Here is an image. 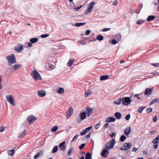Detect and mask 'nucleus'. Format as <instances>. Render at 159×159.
<instances>
[{"mask_svg": "<svg viewBox=\"0 0 159 159\" xmlns=\"http://www.w3.org/2000/svg\"><path fill=\"white\" fill-rule=\"evenodd\" d=\"M156 102H159V98H154Z\"/></svg>", "mask_w": 159, "mask_h": 159, "instance_id": "61", "label": "nucleus"}, {"mask_svg": "<svg viewBox=\"0 0 159 159\" xmlns=\"http://www.w3.org/2000/svg\"><path fill=\"white\" fill-rule=\"evenodd\" d=\"M38 95L40 97H43L46 94V92L44 90H39L37 92Z\"/></svg>", "mask_w": 159, "mask_h": 159, "instance_id": "14", "label": "nucleus"}, {"mask_svg": "<svg viewBox=\"0 0 159 159\" xmlns=\"http://www.w3.org/2000/svg\"><path fill=\"white\" fill-rule=\"evenodd\" d=\"M23 45L22 44L17 45L15 47V50L18 52H21L23 50Z\"/></svg>", "mask_w": 159, "mask_h": 159, "instance_id": "15", "label": "nucleus"}, {"mask_svg": "<svg viewBox=\"0 0 159 159\" xmlns=\"http://www.w3.org/2000/svg\"><path fill=\"white\" fill-rule=\"evenodd\" d=\"M93 109L90 107L88 106L86 107L85 112L88 117H89L93 112Z\"/></svg>", "mask_w": 159, "mask_h": 159, "instance_id": "8", "label": "nucleus"}, {"mask_svg": "<svg viewBox=\"0 0 159 159\" xmlns=\"http://www.w3.org/2000/svg\"><path fill=\"white\" fill-rule=\"evenodd\" d=\"M58 129V127L57 126H55L53 127L51 129V131L54 132L56 131Z\"/></svg>", "mask_w": 159, "mask_h": 159, "instance_id": "39", "label": "nucleus"}, {"mask_svg": "<svg viewBox=\"0 0 159 159\" xmlns=\"http://www.w3.org/2000/svg\"><path fill=\"white\" fill-rule=\"evenodd\" d=\"M145 21V20H139L137 21V24L138 25H140L142 23H143Z\"/></svg>", "mask_w": 159, "mask_h": 159, "instance_id": "44", "label": "nucleus"}, {"mask_svg": "<svg viewBox=\"0 0 159 159\" xmlns=\"http://www.w3.org/2000/svg\"><path fill=\"white\" fill-rule=\"evenodd\" d=\"M119 42L117 41L116 40H115V39H113L112 40V43L113 44H115Z\"/></svg>", "mask_w": 159, "mask_h": 159, "instance_id": "49", "label": "nucleus"}, {"mask_svg": "<svg viewBox=\"0 0 159 159\" xmlns=\"http://www.w3.org/2000/svg\"><path fill=\"white\" fill-rule=\"evenodd\" d=\"M156 131L155 130H152L151 132V134H154L156 133Z\"/></svg>", "mask_w": 159, "mask_h": 159, "instance_id": "57", "label": "nucleus"}, {"mask_svg": "<svg viewBox=\"0 0 159 159\" xmlns=\"http://www.w3.org/2000/svg\"><path fill=\"white\" fill-rule=\"evenodd\" d=\"M114 116L116 119L118 120L120 119L121 117V113L119 112H116Z\"/></svg>", "mask_w": 159, "mask_h": 159, "instance_id": "24", "label": "nucleus"}, {"mask_svg": "<svg viewBox=\"0 0 159 159\" xmlns=\"http://www.w3.org/2000/svg\"><path fill=\"white\" fill-rule=\"evenodd\" d=\"M85 145V144L83 143L81 144L80 146L79 147V148L80 149H82Z\"/></svg>", "mask_w": 159, "mask_h": 159, "instance_id": "50", "label": "nucleus"}, {"mask_svg": "<svg viewBox=\"0 0 159 159\" xmlns=\"http://www.w3.org/2000/svg\"><path fill=\"white\" fill-rule=\"evenodd\" d=\"M3 131V127H0V132H2Z\"/></svg>", "mask_w": 159, "mask_h": 159, "instance_id": "63", "label": "nucleus"}, {"mask_svg": "<svg viewBox=\"0 0 159 159\" xmlns=\"http://www.w3.org/2000/svg\"><path fill=\"white\" fill-rule=\"evenodd\" d=\"M6 59L7 60L8 64L11 66L16 62V60L15 56L14 54H11L10 55L6 57Z\"/></svg>", "mask_w": 159, "mask_h": 159, "instance_id": "2", "label": "nucleus"}, {"mask_svg": "<svg viewBox=\"0 0 159 159\" xmlns=\"http://www.w3.org/2000/svg\"><path fill=\"white\" fill-rule=\"evenodd\" d=\"M95 2H92L89 3L88 5L87 9L85 10L84 13L87 14L89 12H90L92 11L94 5H95Z\"/></svg>", "mask_w": 159, "mask_h": 159, "instance_id": "5", "label": "nucleus"}, {"mask_svg": "<svg viewBox=\"0 0 159 159\" xmlns=\"http://www.w3.org/2000/svg\"><path fill=\"white\" fill-rule=\"evenodd\" d=\"M121 99L120 98L118 99L116 101H114L113 103L117 105H120L121 103Z\"/></svg>", "mask_w": 159, "mask_h": 159, "instance_id": "32", "label": "nucleus"}, {"mask_svg": "<svg viewBox=\"0 0 159 159\" xmlns=\"http://www.w3.org/2000/svg\"><path fill=\"white\" fill-rule=\"evenodd\" d=\"M152 109L151 108H148L147 109V112L148 113H150L152 111Z\"/></svg>", "mask_w": 159, "mask_h": 159, "instance_id": "48", "label": "nucleus"}, {"mask_svg": "<svg viewBox=\"0 0 159 159\" xmlns=\"http://www.w3.org/2000/svg\"><path fill=\"white\" fill-rule=\"evenodd\" d=\"M115 134V133H113L112 134H110V137H111V138H112L113 137V136H114V135Z\"/></svg>", "mask_w": 159, "mask_h": 159, "instance_id": "62", "label": "nucleus"}, {"mask_svg": "<svg viewBox=\"0 0 159 159\" xmlns=\"http://www.w3.org/2000/svg\"><path fill=\"white\" fill-rule=\"evenodd\" d=\"M15 153V151L14 149L9 150L7 151V154L8 155L11 156H14Z\"/></svg>", "mask_w": 159, "mask_h": 159, "instance_id": "25", "label": "nucleus"}, {"mask_svg": "<svg viewBox=\"0 0 159 159\" xmlns=\"http://www.w3.org/2000/svg\"><path fill=\"white\" fill-rule=\"evenodd\" d=\"M109 126V124L108 123H106L105 124L104 126L106 128H107Z\"/></svg>", "mask_w": 159, "mask_h": 159, "instance_id": "56", "label": "nucleus"}, {"mask_svg": "<svg viewBox=\"0 0 159 159\" xmlns=\"http://www.w3.org/2000/svg\"><path fill=\"white\" fill-rule=\"evenodd\" d=\"M74 148L72 147L70 148L69 149L67 152V154L68 155H70L72 151H73Z\"/></svg>", "mask_w": 159, "mask_h": 159, "instance_id": "42", "label": "nucleus"}, {"mask_svg": "<svg viewBox=\"0 0 159 159\" xmlns=\"http://www.w3.org/2000/svg\"><path fill=\"white\" fill-rule=\"evenodd\" d=\"M152 143L154 144L153 147L154 149H157L158 147V143H159V140L157 137L155 138L152 141Z\"/></svg>", "mask_w": 159, "mask_h": 159, "instance_id": "11", "label": "nucleus"}, {"mask_svg": "<svg viewBox=\"0 0 159 159\" xmlns=\"http://www.w3.org/2000/svg\"><path fill=\"white\" fill-rule=\"evenodd\" d=\"M126 139V138L125 136L122 135L121 136L120 138V140L121 142H123Z\"/></svg>", "mask_w": 159, "mask_h": 159, "instance_id": "38", "label": "nucleus"}, {"mask_svg": "<svg viewBox=\"0 0 159 159\" xmlns=\"http://www.w3.org/2000/svg\"><path fill=\"white\" fill-rule=\"evenodd\" d=\"M26 134V131L25 130L24 131L18 136V138H21L24 137Z\"/></svg>", "mask_w": 159, "mask_h": 159, "instance_id": "27", "label": "nucleus"}, {"mask_svg": "<svg viewBox=\"0 0 159 159\" xmlns=\"http://www.w3.org/2000/svg\"><path fill=\"white\" fill-rule=\"evenodd\" d=\"M66 142L63 141L60 143L59 145V148H60V150L61 151L64 152L66 149Z\"/></svg>", "mask_w": 159, "mask_h": 159, "instance_id": "9", "label": "nucleus"}, {"mask_svg": "<svg viewBox=\"0 0 159 159\" xmlns=\"http://www.w3.org/2000/svg\"><path fill=\"white\" fill-rule=\"evenodd\" d=\"M91 132L89 134H88L86 135V138H89L91 136Z\"/></svg>", "mask_w": 159, "mask_h": 159, "instance_id": "60", "label": "nucleus"}, {"mask_svg": "<svg viewBox=\"0 0 159 159\" xmlns=\"http://www.w3.org/2000/svg\"><path fill=\"white\" fill-rule=\"evenodd\" d=\"M49 35V34H43L41 35V37L42 38H44L48 37Z\"/></svg>", "mask_w": 159, "mask_h": 159, "instance_id": "45", "label": "nucleus"}, {"mask_svg": "<svg viewBox=\"0 0 159 159\" xmlns=\"http://www.w3.org/2000/svg\"><path fill=\"white\" fill-rule=\"evenodd\" d=\"M92 126L91 125L90 126L88 127L83 130V131L80 133L81 135H85L92 128Z\"/></svg>", "mask_w": 159, "mask_h": 159, "instance_id": "16", "label": "nucleus"}, {"mask_svg": "<svg viewBox=\"0 0 159 159\" xmlns=\"http://www.w3.org/2000/svg\"><path fill=\"white\" fill-rule=\"evenodd\" d=\"M75 60L73 59H70L67 63V65L70 67L72 66V65L74 63Z\"/></svg>", "mask_w": 159, "mask_h": 159, "instance_id": "26", "label": "nucleus"}, {"mask_svg": "<svg viewBox=\"0 0 159 159\" xmlns=\"http://www.w3.org/2000/svg\"><path fill=\"white\" fill-rule=\"evenodd\" d=\"M58 147L57 146H55L52 149V153H54L56 152L57 150H58Z\"/></svg>", "mask_w": 159, "mask_h": 159, "instance_id": "37", "label": "nucleus"}, {"mask_svg": "<svg viewBox=\"0 0 159 159\" xmlns=\"http://www.w3.org/2000/svg\"><path fill=\"white\" fill-rule=\"evenodd\" d=\"M152 65L153 66L155 67H158L159 66V63H152Z\"/></svg>", "mask_w": 159, "mask_h": 159, "instance_id": "46", "label": "nucleus"}, {"mask_svg": "<svg viewBox=\"0 0 159 159\" xmlns=\"http://www.w3.org/2000/svg\"><path fill=\"white\" fill-rule=\"evenodd\" d=\"M152 89L147 88L145 89L144 94L145 95H150L152 93Z\"/></svg>", "mask_w": 159, "mask_h": 159, "instance_id": "19", "label": "nucleus"}, {"mask_svg": "<svg viewBox=\"0 0 159 159\" xmlns=\"http://www.w3.org/2000/svg\"><path fill=\"white\" fill-rule=\"evenodd\" d=\"M116 119L115 118L111 117H109L106 118L105 122L107 123L114 122Z\"/></svg>", "mask_w": 159, "mask_h": 159, "instance_id": "18", "label": "nucleus"}, {"mask_svg": "<svg viewBox=\"0 0 159 159\" xmlns=\"http://www.w3.org/2000/svg\"><path fill=\"white\" fill-rule=\"evenodd\" d=\"M2 77L0 76V90L1 89V88L2 87V86L1 84V83L2 82Z\"/></svg>", "mask_w": 159, "mask_h": 159, "instance_id": "53", "label": "nucleus"}, {"mask_svg": "<svg viewBox=\"0 0 159 159\" xmlns=\"http://www.w3.org/2000/svg\"><path fill=\"white\" fill-rule=\"evenodd\" d=\"M85 159H92L91 154L88 152L86 153L85 157Z\"/></svg>", "mask_w": 159, "mask_h": 159, "instance_id": "35", "label": "nucleus"}, {"mask_svg": "<svg viewBox=\"0 0 159 159\" xmlns=\"http://www.w3.org/2000/svg\"><path fill=\"white\" fill-rule=\"evenodd\" d=\"M79 136V135L78 134H77L76 135H75L73 137L72 140L71 141V142L76 141L77 139L78 138Z\"/></svg>", "mask_w": 159, "mask_h": 159, "instance_id": "41", "label": "nucleus"}, {"mask_svg": "<svg viewBox=\"0 0 159 159\" xmlns=\"http://www.w3.org/2000/svg\"><path fill=\"white\" fill-rule=\"evenodd\" d=\"M100 122L101 121H100L98 123L95 125L94 127L95 129H99L101 125V124L100 123Z\"/></svg>", "mask_w": 159, "mask_h": 159, "instance_id": "43", "label": "nucleus"}, {"mask_svg": "<svg viewBox=\"0 0 159 159\" xmlns=\"http://www.w3.org/2000/svg\"><path fill=\"white\" fill-rule=\"evenodd\" d=\"M115 144V140L114 139H113L107 143L105 144V146L108 149H111L113 147Z\"/></svg>", "mask_w": 159, "mask_h": 159, "instance_id": "7", "label": "nucleus"}, {"mask_svg": "<svg viewBox=\"0 0 159 159\" xmlns=\"http://www.w3.org/2000/svg\"><path fill=\"white\" fill-rule=\"evenodd\" d=\"M139 95V94H135L134 95V97H137V98L138 99H140V98L138 97Z\"/></svg>", "mask_w": 159, "mask_h": 159, "instance_id": "52", "label": "nucleus"}, {"mask_svg": "<svg viewBox=\"0 0 159 159\" xmlns=\"http://www.w3.org/2000/svg\"><path fill=\"white\" fill-rule=\"evenodd\" d=\"M57 93L59 94H63L64 93V90L62 88H60L57 91Z\"/></svg>", "mask_w": 159, "mask_h": 159, "instance_id": "31", "label": "nucleus"}, {"mask_svg": "<svg viewBox=\"0 0 159 159\" xmlns=\"http://www.w3.org/2000/svg\"><path fill=\"white\" fill-rule=\"evenodd\" d=\"M92 93V92L90 89H88L86 90L85 93V97L89 96Z\"/></svg>", "mask_w": 159, "mask_h": 159, "instance_id": "23", "label": "nucleus"}, {"mask_svg": "<svg viewBox=\"0 0 159 159\" xmlns=\"http://www.w3.org/2000/svg\"><path fill=\"white\" fill-rule=\"evenodd\" d=\"M115 38L117 41L119 42L121 39V36L120 34H117L115 36Z\"/></svg>", "mask_w": 159, "mask_h": 159, "instance_id": "34", "label": "nucleus"}, {"mask_svg": "<svg viewBox=\"0 0 159 159\" xmlns=\"http://www.w3.org/2000/svg\"><path fill=\"white\" fill-rule=\"evenodd\" d=\"M22 66V65L20 64H15L13 66V68L14 70H17L20 69Z\"/></svg>", "mask_w": 159, "mask_h": 159, "instance_id": "21", "label": "nucleus"}, {"mask_svg": "<svg viewBox=\"0 0 159 159\" xmlns=\"http://www.w3.org/2000/svg\"><path fill=\"white\" fill-rule=\"evenodd\" d=\"M157 117L156 116H155L153 118V121L154 122H156L157 120Z\"/></svg>", "mask_w": 159, "mask_h": 159, "instance_id": "59", "label": "nucleus"}, {"mask_svg": "<svg viewBox=\"0 0 159 159\" xmlns=\"http://www.w3.org/2000/svg\"><path fill=\"white\" fill-rule=\"evenodd\" d=\"M131 128L130 127H129L126 128L125 131V134L128 136L131 132Z\"/></svg>", "mask_w": 159, "mask_h": 159, "instance_id": "20", "label": "nucleus"}, {"mask_svg": "<svg viewBox=\"0 0 159 159\" xmlns=\"http://www.w3.org/2000/svg\"><path fill=\"white\" fill-rule=\"evenodd\" d=\"M109 153V151L108 149L104 148L101 153V156L105 158L107 157Z\"/></svg>", "mask_w": 159, "mask_h": 159, "instance_id": "10", "label": "nucleus"}, {"mask_svg": "<svg viewBox=\"0 0 159 159\" xmlns=\"http://www.w3.org/2000/svg\"><path fill=\"white\" fill-rule=\"evenodd\" d=\"M130 114H128L125 117V119L126 120H129L130 119Z\"/></svg>", "mask_w": 159, "mask_h": 159, "instance_id": "47", "label": "nucleus"}, {"mask_svg": "<svg viewBox=\"0 0 159 159\" xmlns=\"http://www.w3.org/2000/svg\"><path fill=\"white\" fill-rule=\"evenodd\" d=\"M96 39L98 40L101 41L103 39V37L101 35H99L97 36Z\"/></svg>", "mask_w": 159, "mask_h": 159, "instance_id": "33", "label": "nucleus"}, {"mask_svg": "<svg viewBox=\"0 0 159 159\" xmlns=\"http://www.w3.org/2000/svg\"><path fill=\"white\" fill-rule=\"evenodd\" d=\"M90 30H86V32H85L86 35H88L90 33Z\"/></svg>", "mask_w": 159, "mask_h": 159, "instance_id": "54", "label": "nucleus"}, {"mask_svg": "<svg viewBox=\"0 0 159 159\" xmlns=\"http://www.w3.org/2000/svg\"><path fill=\"white\" fill-rule=\"evenodd\" d=\"M132 100L129 97H124L121 98V102L122 104L125 106H127L130 104Z\"/></svg>", "mask_w": 159, "mask_h": 159, "instance_id": "4", "label": "nucleus"}, {"mask_svg": "<svg viewBox=\"0 0 159 159\" xmlns=\"http://www.w3.org/2000/svg\"><path fill=\"white\" fill-rule=\"evenodd\" d=\"M28 46L29 47H32V43L31 42L29 43Z\"/></svg>", "mask_w": 159, "mask_h": 159, "instance_id": "64", "label": "nucleus"}, {"mask_svg": "<svg viewBox=\"0 0 159 159\" xmlns=\"http://www.w3.org/2000/svg\"><path fill=\"white\" fill-rule=\"evenodd\" d=\"M138 149V148H136L135 147H134L133 148V149H132V151L133 152H136Z\"/></svg>", "mask_w": 159, "mask_h": 159, "instance_id": "58", "label": "nucleus"}, {"mask_svg": "<svg viewBox=\"0 0 159 159\" xmlns=\"http://www.w3.org/2000/svg\"><path fill=\"white\" fill-rule=\"evenodd\" d=\"M109 76L108 75H104L101 76L100 78V80H106L108 79Z\"/></svg>", "mask_w": 159, "mask_h": 159, "instance_id": "29", "label": "nucleus"}, {"mask_svg": "<svg viewBox=\"0 0 159 159\" xmlns=\"http://www.w3.org/2000/svg\"><path fill=\"white\" fill-rule=\"evenodd\" d=\"M132 146V143H126L121 147L120 150H127L130 148Z\"/></svg>", "mask_w": 159, "mask_h": 159, "instance_id": "6", "label": "nucleus"}, {"mask_svg": "<svg viewBox=\"0 0 159 159\" xmlns=\"http://www.w3.org/2000/svg\"><path fill=\"white\" fill-rule=\"evenodd\" d=\"M43 152L42 151H40L38 152V153L34 156V159H37L40 157L42 156L43 155Z\"/></svg>", "mask_w": 159, "mask_h": 159, "instance_id": "22", "label": "nucleus"}, {"mask_svg": "<svg viewBox=\"0 0 159 159\" xmlns=\"http://www.w3.org/2000/svg\"><path fill=\"white\" fill-rule=\"evenodd\" d=\"M73 108L71 107H70L68 111L67 112L66 114L67 119H68L73 114Z\"/></svg>", "mask_w": 159, "mask_h": 159, "instance_id": "12", "label": "nucleus"}, {"mask_svg": "<svg viewBox=\"0 0 159 159\" xmlns=\"http://www.w3.org/2000/svg\"><path fill=\"white\" fill-rule=\"evenodd\" d=\"M28 120L30 124L32 123L36 120V118L34 116L31 115L28 116Z\"/></svg>", "mask_w": 159, "mask_h": 159, "instance_id": "13", "label": "nucleus"}, {"mask_svg": "<svg viewBox=\"0 0 159 159\" xmlns=\"http://www.w3.org/2000/svg\"><path fill=\"white\" fill-rule=\"evenodd\" d=\"M110 30V28H105L103 29L102 30V31L103 32H105L108 30Z\"/></svg>", "mask_w": 159, "mask_h": 159, "instance_id": "51", "label": "nucleus"}, {"mask_svg": "<svg viewBox=\"0 0 159 159\" xmlns=\"http://www.w3.org/2000/svg\"><path fill=\"white\" fill-rule=\"evenodd\" d=\"M146 108V107H140L138 108V111L139 113H141Z\"/></svg>", "mask_w": 159, "mask_h": 159, "instance_id": "36", "label": "nucleus"}, {"mask_svg": "<svg viewBox=\"0 0 159 159\" xmlns=\"http://www.w3.org/2000/svg\"><path fill=\"white\" fill-rule=\"evenodd\" d=\"M156 102L155 101V99H154L152 100V101H151V102L150 104V105H152Z\"/></svg>", "mask_w": 159, "mask_h": 159, "instance_id": "55", "label": "nucleus"}, {"mask_svg": "<svg viewBox=\"0 0 159 159\" xmlns=\"http://www.w3.org/2000/svg\"><path fill=\"white\" fill-rule=\"evenodd\" d=\"M155 18V16L152 15L149 16L147 19L148 21H150L154 19Z\"/></svg>", "mask_w": 159, "mask_h": 159, "instance_id": "30", "label": "nucleus"}, {"mask_svg": "<svg viewBox=\"0 0 159 159\" xmlns=\"http://www.w3.org/2000/svg\"><path fill=\"white\" fill-rule=\"evenodd\" d=\"M7 101L11 105L15 106V105L14 98L12 95H7L6 96Z\"/></svg>", "mask_w": 159, "mask_h": 159, "instance_id": "3", "label": "nucleus"}, {"mask_svg": "<svg viewBox=\"0 0 159 159\" xmlns=\"http://www.w3.org/2000/svg\"><path fill=\"white\" fill-rule=\"evenodd\" d=\"M85 23H79L75 24V26L76 27H79L82 25L85 24Z\"/></svg>", "mask_w": 159, "mask_h": 159, "instance_id": "40", "label": "nucleus"}, {"mask_svg": "<svg viewBox=\"0 0 159 159\" xmlns=\"http://www.w3.org/2000/svg\"><path fill=\"white\" fill-rule=\"evenodd\" d=\"M38 39L37 38H32L30 39V41L33 43H35L38 41Z\"/></svg>", "mask_w": 159, "mask_h": 159, "instance_id": "28", "label": "nucleus"}, {"mask_svg": "<svg viewBox=\"0 0 159 159\" xmlns=\"http://www.w3.org/2000/svg\"><path fill=\"white\" fill-rule=\"evenodd\" d=\"M80 117L81 120H84L86 117V115L85 111H83L80 113Z\"/></svg>", "mask_w": 159, "mask_h": 159, "instance_id": "17", "label": "nucleus"}, {"mask_svg": "<svg viewBox=\"0 0 159 159\" xmlns=\"http://www.w3.org/2000/svg\"><path fill=\"white\" fill-rule=\"evenodd\" d=\"M30 75L32 78L35 80H42L41 76L39 73L35 69L32 70Z\"/></svg>", "mask_w": 159, "mask_h": 159, "instance_id": "1", "label": "nucleus"}]
</instances>
